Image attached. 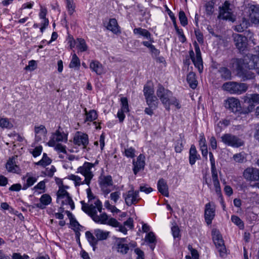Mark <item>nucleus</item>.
I'll use <instances>...</instances> for the list:
<instances>
[{"instance_id": "62", "label": "nucleus", "mask_w": 259, "mask_h": 259, "mask_svg": "<svg viewBox=\"0 0 259 259\" xmlns=\"http://www.w3.org/2000/svg\"><path fill=\"white\" fill-rule=\"evenodd\" d=\"M37 64L35 60H32L29 61L28 65L26 66L24 69L26 70L33 71L36 68Z\"/></svg>"}, {"instance_id": "60", "label": "nucleus", "mask_w": 259, "mask_h": 259, "mask_svg": "<svg viewBox=\"0 0 259 259\" xmlns=\"http://www.w3.org/2000/svg\"><path fill=\"white\" fill-rule=\"evenodd\" d=\"M54 149L55 150L57 151L59 153H63L64 154H66L67 153V151H66V146L65 145H63L62 144H56L55 143V146H54Z\"/></svg>"}, {"instance_id": "2", "label": "nucleus", "mask_w": 259, "mask_h": 259, "mask_svg": "<svg viewBox=\"0 0 259 259\" xmlns=\"http://www.w3.org/2000/svg\"><path fill=\"white\" fill-rule=\"evenodd\" d=\"M225 107L230 112L237 115L246 114L250 110L243 109L241 106L240 100L234 97H229L224 101Z\"/></svg>"}, {"instance_id": "36", "label": "nucleus", "mask_w": 259, "mask_h": 259, "mask_svg": "<svg viewBox=\"0 0 259 259\" xmlns=\"http://www.w3.org/2000/svg\"><path fill=\"white\" fill-rule=\"evenodd\" d=\"M199 145L200 146V150L201 151L202 156L205 159H207L208 154L207 146L205 138L203 135L200 136Z\"/></svg>"}, {"instance_id": "20", "label": "nucleus", "mask_w": 259, "mask_h": 259, "mask_svg": "<svg viewBox=\"0 0 259 259\" xmlns=\"http://www.w3.org/2000/svg\"><path fill=\"white\" fill-rule=\"evenodd\" d=\"M249 18L252 23L259 24V6L251 5L249 9Z\"/></svg>"}, {"instance_id": "37", "label": "nucleus", "mask_w": 259, "mask_h": 259, "mask_svg": "<svg viewBox=\"0 0 259 259\" xmlns=\"http://www.w3.org/2000/svg\"><path fill=\"white\" fill-rule=\"evenodd\" d=\"M212 182L215 188V193L220 199V203L223 208V209L224 210L225 208V204L222 194L221 188L219 180L214 181H212Z\"/></svg>"}, {"instance_id": "15", "label": "nucleus", "mask_w": 259, "mask_h": 259, "mask_svg": "<svg viewBox=\"0 0 259 259\" xmlns=\"http://www.w3.org/2000/svg\"><path fill=\"white\" fill-rule=\"evenodd\" d=\"M145 156L142 154H140L137 157L136 160L135 159L133 160V171L135 175H137L140 171L144 169L145 166Z\"/></svg>"}, {"instance_id": "58", "label": "nucleus", "mask_w": 259, "mask_h": 259, "mask_svg": "<svg viewBox=\"0 0 259 259\" xmlns=\"http://www.w3.org/2000/svg\"><path fill=\"white\" fill-rule=\"evenodd\" d=\"M0 126L3 128H10L12 126V124L9 122L8 118H0Z\"/></svg>"}, {"instance_id": "28", "label": "nucleus", "mask_w": 259, "mask_h": 259, "mask_svg": "<svg viewBox=\"0 0 259 259\" xmlns=\"http://www.w3.org/2000/svg\"><path fill=\"white\" fill-rule=\"evenodd\" d=\"M22 180H26V183L23 185L22 189L26 190L29 187L32 186L37 180V178L33 177L29 172H27L25 176H23Z\"/></svg>"}, {"instance_id": "1", "label": "nucleus", "mask_w": 259, "mask_h": 259, "mask_svg": "<svg viewBox=\"0 0 259 259\" xmlns=\"http://www.w3.org/2000/svg\"><path fill=\"white\" fill-rule=\"evenodd\" d=\"M229 66L230 68H235L237 76L241 78L242 81H245L253 79L255 75L251 69L247 68L244 60L241 58H233L231 59Z\"/></svg>"}, {"instance_id": "18", "label": "nucleus", "mask_w": 259, "mask_h": 259, "mask_svg": "<svg viewBox=\"0 0 259 259\" xmlns=\"http://www.w3.org/2000/svg\"><path fill=\"white\" fill-rule=\"evenodd\" d=\"M93 163L85 161L82 166L78 167L77 173H80L84 177H94L93 172L92 171Z\"/></svg>"}, {"instance_id": "19", "label": "nucleus", "mask_w": 259, "mask_h": 259, "mask_svg": "<svg viewBox=\"0 0 259 259\" xmlns=\"http://www.w3.org/2000/svg\"><path fill=\"white\" fill-rule=\"evenodd\" d=\"M116 249L118 252L126 254L129 251V246L126 243V238H118L116 241Z\"/></svg>"}, {"instance_id": "16", "label": "nucleus", "mask_w": 259, "mask_h": 259, "mask_svg": "<svg viewBox=\"0 0 259 259\" xmlns=\"http://www.w3.org/2000/svg\"><path fill=\"white\" fill-rule=\"evenodd\" d=\"M243 177L247 181H258L259 169L253 167H248L244 170Z\"/></svg>"}, {"instance_id": "17", "label": "nucleus", "mask_w": 259, "mask_h": 259, "mask_svg": "<svg viewBox=\"0 0 259 259\" xmlns=\"http://www.w3.org/2000/svg\"><path fill=\"white\" fill-rule=\"evenodd\" d=\"M94 204L95 205L92 204L87 207L88 208L87 214L93 221L95 219V217L98 215L97 210L101 212L102 209V203L99 199H97L94 202Z\"/></svg>"}, {"instance_id": "63", "label": "nucleus", "mask_w": 259, "mask_h": 259, "mask_svg": "<svg viewBox=\"0 0 259 259\" xmlns=\"http://www.w3.org/2000/svg\"><path fill=\"white\" fill-rule=\"evenodd\" d=\"M172 234L174 239L177 238H179L180 237V230L178 226H174L171 228Z\"/></svg>"}, {"instance_id": "50", "label": "nucleus", "mask_w": 259, "mask_h": 259, "mask_svg": "<svg viewBox=\"0 0 259 259\" xmlns=\"http://www.w3.org/2000/svg\"><path fill=\"white\" fill-rule=\"evenodd\" d=\"M143 93L145 99L154 95V89L150 86L147 85H144Z\"/></svg>"}, {"instance_id": "27", "label": "nucleus", "mask_w": 259, "mask_h": 259, "mask_svg": "<svg viewBox=\"0 0 259 259\" xmlns=\"http://www.w3.org/2000/svg\"><path fill=\"white\" fill-rule=\"evenodd\" d=\"M247 68L249 69H254L257 72L259 68V56L255 55H251L249 58V61L245 63Z\"/></svg>"}, {"instance_id": "47", "label": "nucleus", "mask_w": 259, "mask_h": 259, "mask_svg": "<svg viewBox=\"0 0 259 259\" xmlns=\"http://www.w3.org/2000/svg\"><path fill=\"white\" fill-rule=\"evenodd\" d=\"M95 219H94V221L97 223L100 224H106L108 217L107 214L106 213H103L101 214L100 215H97V217H95Z\"/></svg>"}, {"instance_id": "52", "label": "nucleus", "mask_w": 259, "mask_h": 259, "mask_svg": "<svg viewBox=\"0 0 259 259\" xmlns=\"http://www.w3.org/2000/svg\"><path fill=\"white\" fill-rule=\"evenodd\" d=\"M179 19L181 24L185 27L188 24V19L185 12L183 11H180L179 13Z\"/></svg>"}, {"instance_id": "40", "label": "nucleus", "mask_w": 259, "mask_h": 259, "mask_svg": "<svg viewBox=\"0 0 259 259\" xmlns=\"http://www.w3.org/2000/svg\"><path fill=\"white\" fill-rule=\"evenodd\" d=\"M85 236L89 242L90 245L93 247V250H95L96 245L98 244V240L90 231L85 232Z\"/></svg>"}, {"instance_id": "38", "label": "nucleus", "mask_w": 259, "mask_h": 259, "mask_svg": "<svg viewBox=\"0 0 259 259\" xmlns=\"http://www.w3.org/2000/svg\"><path fill=\"white\" fill-rule=\"evenodd\" d=\"M85 122H92L98 118V113L95 110L92 109L87 111V109L85 108Z\"/></svg>"}, {"instance_id": "25", "label": "nucleus", "mask_w": 259, "mask_h": 259, "mask_svg": "<svg viewBox=\"0 0 259 259\" xmlns=\"http://www.w3.org/2000/svg\"><path fill=\"white\" fill-rule=\"evenodd\" d=\"M40 203L35 204L34 207H37L41 209H45L46 206L50 204L52 202L51 197L48 194H44L41 195L39 199Z\"/></svg>"}, {"instance_id": "30", "label": "nucleus", "mask_w": 259, "mask_h": 259, "mask_svg": "<svg viewBox=\"0 0 259 259\" xmlns=\"http://www.w3.org/2000/svg\"><path fill=\"white\" fill-rule=\"evenodd\" d=\"M209 160L211 165V173L212 181L219 180L218 172L215 166V158L212 152H209Z\"/></svg>"}, {"instance_id": "49", "label": "nucleus", "mask_w": 259, "mask_h": 259, "mask_svg": "<svg viewBox=\"0 0 259 259\" xmlns=\"http://www.w3.org/2000/svg\"><path fill=\"white\" fill-rule=\"evenodd\" d=\"M174 27L179 36L180 41L182 43L185 42L187 40V38L184 35L183 30L182 28H179L177 25H175Z\"/></svg>"}, {"instance_id": "44", "label": "nucleus", "mask_w": 259, "mask_h": 259, "mask_svg": "<svg viewBox=\"0 0 259 259\" xmlns=\"http://www.w3.org/2000/svg\"><path fill=\"white\" fill-rule=\"evenodd\" d=\"M80 66V62L79 58L76 54L72 55L71 60L69 66L70 68H77L78 69Z\"/></svg>"}, {"instance_id": "22", "label": "nucleus", "mask_w": 259, "mask_h": 259, "mask_svg": "<svg viewBox=\"0 0 259 259\" xmlns=\"http://www.w3.org/2000/svg\"><path fill=\"white\" fill-rule=\"evenodd\" d=\"M106 28L107 30L111 31L115 34L121 33L120 27L118 24L117 21L115 18H110L107 23Z\"/></svg>"}, {"instance_id": "21", "label": "nucleus", "mask_w": 259, "mask_h": 259, "mask_svg": "<svg viewBox=\"0 0 259 259\" xmlns=\"http://www.w3.org/2000/svg\"><path fill=\"white\" fill-rule=\"evenodd\" d=\"M200 159V155L198 153L195 146L194 145H192L189 152V161L190 164L191 166L193 165L195 163L196 160Z\"/></svg>"}, {"instance_id": "13", "label": "nucleus", "mask_w": 259, "mask_h": 259, "mask_svg": "<svg viewBox=\"0 0 259 259\" xmlns=\"http://www.w3.org/2000/svg\"><path fill=\"white\" fill-rule=\"evenodd\" d=\"M60 127H59V129L52 135L51 139L48 143V144L49 146H55V143L57 142H67V135L63 132H61L60 131Z\"/></svg>"}, {"instance_id": "6", "label": "nucleus", "mask_w": 259, "mask_h": 259, "mask_svg": "<svg viewBox=\"0 0 259 259\" xmlns=\"http://www.w3.org/2000/svg\"><path fill=\"white\" fill-rule=\"evenodd\" d=\"M98 184L103 194L106 196L111 191V187L113 185L112 177L110 175H104L102 174L98 178Z\"/></svg>"}, {"instance_id": "41", "label": "nucleus", "mask_w": 259, "mask_h": 259, "mask_svg": "<svg viewBox=\"0 0 259 259\" xmlns=\"http://www.w3.org/2000/svg\"><path fill=\"white\" fill-rule=\"evenodd\" d=\"M94 233L98 241L106 239L109 236V232L107 231H104L100 229H96L95 230Z\"/></svg>"}, {"instance_id": "61", "label": "nucleus", "mask_w": 259, "mask_h": 259, "mask_svg": "<svg viewBox=\"0 0 259 259\" xmlns=\"http://www.w3.org/2000/svg\"><path fill=\"white\" fill-rule=\"evenodd\" d=\"M52 162L51 159L49 157H42V159L39 160L36 164L41 165L42 166H46L49 165Z\"/></svg>"}, {"instance_id": "14", "label": "nucleus", "mask_w": 259, "mask_h": 259, "mask_svg": "<svg viewBox=\"0 0 259 259\" xmlns=\"http://www.w3.org/2000/svg\"><path fill=\"white\" fill-rule=\"evenodd\" d=\"M73 143L74 145L86 148L89 144V137L86 134L77 132L74 136Z\"/></svg>"}, {"instance_id": "11", "label": "nucleus", "mask_w": 259, "mask_h": 259, "mask_svg": "<svg viewBox=\"0 0 259 259\" xmlns=\"http://www.w3.org/2000/svg\"><path fill=\"white\" fill-rule=\"evenodd\" d=\"M215 205L213 203L208 202L205 205L204 218L208 225L211 224L215 215Z\"/></svg>"}, {"instance_id": "43", "label": "nucleus", "mask_w": 259, "mask_h": 259, "mask_svg": "<svg viewBox=\"0 0 259 259\" xmlns=\"http://www.w3.org/2000/svg\"><path fill=\"white\" fill-rule=\"evenodd\" d=\"M146 101L147 105L150 107H153V109H156L158 104V99L156 96L154 95L146 99Z\"/></svg>"}, {"instance_id": "56", "label": "nucleus", "mask_w": 259, "mask_h": 259, "mask_svg": "<svg viewBox=\"0 0 259 259\" xmlns=\"http://www.w3.org/2000/svg\"><path fill=\"white\" fill-rule=\"evenodd\" d=\"M136 150L133 147H130L127 149H125L124 154L128 157L133 158L135 156Z\"/></svg>"}, {"instance_id": "35", "label": "nucleus", "mask_w": 259, "mask_h": 259, "mask_svg": "<svg viewBox=\"0 0 259 259\" xmlns=\"http://www.w3.org/2000/svg\"><path fill=\"white\" fill-rule=\"evenodd\" d=\"M215 3L216 0H210L205 3L204 8L205 13L207 16H211L213 14Z\"/></svg>"}, {"instance_id": "8", "label": "nucleus", "mask_w": 259, "mask_h": 259, "mask_svg": "<svg viewBox=\"0 0 259 259\" xmlns=\"http://www.w3.org/2000/svg\"><path fill=\"white\" fill-rule=\"evenodd\" d=\"M156 95L165 107V106H168V102L173 96V93L170 90L165 89L162 84L159 83L156 90Z\"/></svg>"}, {"instance_id": "46", "label": "nucleus", "mask_w": 259, "mask_h": 259, "mask_svg": "<svg viewBox=\"0 0 259 259\" xmlns=\"http://www.w3.org/2000/svg\"><path fill=\"white\" fill-rule=\"evenodd\" d=\"M171 105L175 106L178 109L181 108L179 100L177 99L176 97H173V96H172V97H171L168 102V106H165L166 110L169 111Z\"/></svg>"}, {"instance_id": "39", "label": "nucleus", "mask_w": 259, "mask_h": 259, "mask_svg": "<svg viewBox=\"0 0 259 259\" xmlns=\"http://www.w3.org/2000/svg\"><path fill=\"white\" fill-rule=\"evenodd\" d=\"M187 81L191 88L195 89L197 86V81L196 79V74L193 72H190L187 76Z\"/></svg>"}, {"instance_id": "57", "label": "nucleus", "mask_w": 259, "mask_h": 259, "mask_svg": "<svg viewBox=\"0 0 259 259\" xmlns=\"http://www.w3.org/2000/svg\"><path fill=\"white\" fill-rule=\"evenodd\" d=\"M194 33L198 42L202 44L204 42L203 34L199 29H195Z\"/></svg>"}, {"instance_id": "59", "label": "nucleus", "mask_w": 259, "mask_h": 259, "mask_svg": "<svg viewBox=\"0 0 259 259\" xmlns=\"http://www.w3.org/2000/svg\"><path fill=\"white\" fill-rule=\"evenodd\" d=\"M231 220L232 222L238 226L239 227H243V222L236 215H232L231 217Z\"/></svg>"}, {"instance_id": "5", "label": "nucleus", "mask_w": 259, "mask_h": 259, "mask_svg": "<svg viewBox=\"0 0 259 259\" xmlns=\"http://www.w3.org/2000/svg\"><path fill=\"white\" fill-rule=\"evenodd\" d=\"M196 56H195L194 52L192 49L189 51L190 57L194 65L197 68L199 73H202L203 70V60L201 56V53L198 44L195 41L193 44Z\"/></svg>"}, {"instance_id": "26", "label": "nucleus", "mask_w": 259, "mask_h": 259, "mask_svg": "<svg viewBox=\"0 0 259 259\" xmlns=\"http://www.w3.org/2000/svg\"><path fill=\"white\" fill-rule=\"evenodd\" d=\"M6 167L7 170L10 172L18 174L20 171L19 166L16 164L14 157H12L9 159L6 163Z\"/></svg>"}, {"instance_id": "32", "label": "nucleus", "mask_w": 259, "mask_h": 259, "mask_svg": "<svg viewBox=\"0 0 259 259\" xmlns=\"http://www.w3.org/2000/svg\"><path fill=\"white\" fill-rule=\"evenodd\" d=\"M90 68L93 72H95L98 75H101L103 73V65L97 60H92L90 64Z\"/></svg>"}, {"instance_id": "45", "label": "nucleus", "mask_w": 259, "mask_h": 259, "mask_svg": "<svg viewBox=\"0 0 259 259\" xmlns=\"http://www.w3.org/2000/svg\"><path fill=\"white\" fill-rule=\"evenodd\" d=\"M69 188L67 186H63L59 187L58 191L57 192V195L58 198H63L65 197H67L69 196V193L65 190V188L68 189Z\"/></svg>"}, {"instance_id": "9", "label": "nucleus", "mask_w": 259, "mask_h": 259, "mask_svg": "<svg viewBox=\"0 0 259 259\" xmlns=\"http://www.w3.org/2000/svg\"><path fill=\"white\" fill-rule=\"evenodd\" d=\"M231 4L228 1H225L223 5L219 7L218 18L223 20H233V11Z\"/></svg>"}, {"instance_id": "42", "label": "nucleus", "mask_w": 259, "mask_h": 259, "mask_svg": "<svg viewBox=\"0 0 259 259\" xmlns=\"http://www.w3.org/2000/svg\"><path fill=\"white\" fill-rule=\"evenodd\" d=\"M76 48L81 52H85L88 50V46L85 40L82 38H78L76 39Z\"/></svg>"}, {"instance_id": "10", "label": "nucleus", "mask_w": 259, "mask_h": 259, "mask_svg": "<svg viewBox=\"0 0 259 259\" xmlns=\"http://www.w3.org/2000/svg\"><path fill=\"white\" fill-rule=\"evenodd\" d=\"M222 142L228 146L238 148L243 145V142L237 136L225 134L221 137Z\"/></svg>"}, {"instance_id": "54", "label": "nucleus", "mask_w": 259, "mask_h": 259, "mask_svg": "<svg viewBox=\"0 0 259 259\" xmlns=\"http://www.w3.org/2000/svg\"><path fill=\"white\" fill-rule=\"evenodd\" d=\"M145 241L149 244L156 243V237L153 232H149L145 237Z\"/></svg>"}, {"instance_id": "24", "label": "nucleus", "mask_w": 259, "mask_h": 259, "mask_svg": "<svg viewBox=\"0 0 259 259\" xmlns=\"http://www.w3.org/2000/svg\"><path fill=\"white\" fill-rule=\"evenodd\" d=\"M157 189L162 195L169 196L168 187L166 181L163 178L160 179L157 182Z\"/></svg>"}, {"instance_id": "48", "label": "nucleus", "mask_w": 259, "mask_h": 259, "mask_svg": "<svg viewBox=\"0 0 259 259\" xmlns=\"http://www.w3.org/2000/svg\"><path fill=\"white\" fill-rule=\"evenodd\" d=\"M120 105L121 108L120 110L125 111L126 113L129 112V106L128 100L126 97H121L120 98Z\"/></svg>"}, {"instance_id": "33", "label": "nucleus", "mask_w": 259, "mask_h": 259, "mask_svg": "<svg viewBox=\"0 0 259 259\" xmlns=\"http://www.w3.org/2000/svg\"><path fill=\"white\" fill-rule=\"evenodd\" d=\"M243 99L244 102L250 106L259 104V94H258L246 95Z\"/></svg>"}, {"instance_id": "3", "label": "nucleus", "mask_w": 259, "mask_h": 259, "mask_svg": "<svg viewBox=\"0 0 259 259\" xmlns=\"http://www.w3.org/2000/svg\"><path fill=\"white\" fill-rule=\"evenodd\" d=\"M247 84L236 81H228L224 83L222 85L224 91L229 92L231 94L241 95L248 90Z\"/></svg>"}, {"instance_id": "4", "label": "nucleus", "mask_w": 259, "mask_h": 259, "mask_svg": "<svg viewBox=\"0 0 259 259\" xmlns=\"http://www.w3.org/2000/svg\"><path fill=\"white\" fill-rule=\"evenodd\" d=\"M212 239L221 257L227 255V249L224 240L220 231L217 229H213L211 231Z\"/></svg>"}, {"instance_id": "53", "label": "nucleus", "mask_w": 259, "mask_h": 259, "mask_svg": "<svg viewBox=\"0 0 259 259\" xmlns=\"http://www.w3.org/2000/svg\"><path fill=\"white\" fill-rule=\"evenodd\" d=\"M189 249L191 251V256L190 255H186V259H199V255L198 251L193 248L192 247L189 246Z\"/></svg>"}, {"instance_id": "55", "label": "nucleus", "mask_w": 259, "mask_h": 259, "mask_svg": "<svg viewBox=\"0 0 259 259\" xmlns=\"http://www.w3.org/2000/svg\"><path fill=\"white\" fill-rule=\"evenodd\" d=\"M184 148L182 139L181 138L176 142L175 144V150L177 153H181Z\"/></svg>"}, {"instance_id": "34", "label": "nucleus", "mask_w": 259, "mask_h": 259, "mask_svg": "<svg viewBox=\"0 0 259 259\" xmlns=\"http://www.w3.org/2000/svg\"><path fill=\"white\" fill-rule=\"evenodd\" d=\"M133 33L135 35H138L144 37L147 39L148 41L153 38L152 34L148 30L141 27L135 28L134 29Z\"/></svg>"}, {"instance_id": "51", "label": "nucleus", "mask_w": 259, "mask_h": 259, "mask_svg": "<svg viewBox=\"0 0 259 259\" xmlns=\"http://www.w3.org/2000/svg\"><path fill=\"white\" fill-rule=\"evenodd\" d=\"M66 5L69 15H72L74 12L75 8L73 0L66 1Z\"/></svg>"}, {"instance_id": "7", "label": "nucleus", "mask_w": 259, "mask_h": 259, "mask_svg": "<svg viewBox=\"0 0 259 259\" xmlns=\"http://www.w3.org/2000/svg\"><path fill=\"white\" fill-rule=\"evenodd\" d=\"M122 197L124 199L126 205L128 206L136 204L141 199L139 195V191H135L134 187H132L126 192L123 193Z\"/></svg>"}, {"instance_id": "31", "label": "nucleus", "mask_w": 259, "mask_h": 259, "mask_svg": "<svg viewBox=\"0 0 259 259\" xmlns=\"http://www.w3.org/2000/svg\"><path fill=\"white\" fill-rule=\"evenodd\" d=\"M35 132V139L37 142H39L41 140L42 136H46L47 131L46 127L43 125L39 126H35L34 127Z\"/></svg>"}, {"instance_id": "12", "label": "nucleus", "mask_w": 259, "mask_h": 259, "mask_svg": "<svg viewBox=\"0 0 259 259\" xmlns=\"http://www.w3.org/2000/svg\"><path fill=\"white\" fill-rule=\"evenodd\" d=\"M234 44L240 52L246 50L248 46V40L245 36L239 34L233 35Z\"/></svg>"}, {"instance_id": "23", "label": "nucleus", "mask_w": 259, "mask_h": 259, "mask_svg": "<svg viewBox=\"0 0 259 259\" xmlns=\"http://www.w3.org/2000/svg\"><path fill=\"white\" fill-rule=\"evenodd\" d=\"M153 42H154L153 38L151 39H150L149 41H143L142 42V44L149 49L152 57L154 58L158 56L160 52L159 50L157 49L154 45H152Z\"/></svg>"}, {"instance_id": "29", "label": "nucleus", "mask_w": 259, "mask_h": 259, "mask_svg": "<svg viewBox=\"0 0 259 259\" xmlns=\"http://www.w3.org/2000/svg\"><path fill=\"white\" fill-rule=\"evenodd\" d=\"M218 72L224 80H229L232 78L231 71L227 67L222 66L219 68Z\"/></svg>"}, {"instance_id": "64", "label": "nucleus", "mask_w": 259, "mask_h": 259, "mask_svg": "<svg viewBox=\"0 0 259 259\" xmlns=\"http://www.w3.org/2000/svg\"><path fill=\"white\" fill-rule=\"evenodd\" d=\"M233 158L236 162L242 163L244 161L245 157L243 154L237 153L234 155Z\"/></svg>"}]
</instances>
